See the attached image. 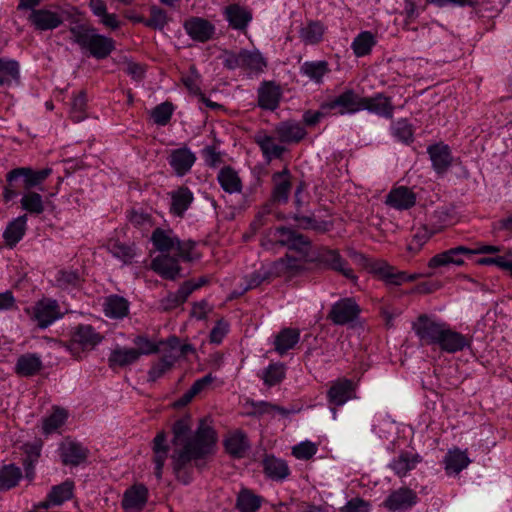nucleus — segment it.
Returning a JSON list of instances; mask_svg holds the SVG:
<instances>
[{
	"mask_svg": "<svg viewBox=\"0 0 512 512\" xmlns=\"http://www.w3.org/2000/svg\"><path fill=\"white\" fill-rule=\"evenodd\" d=\"M28 20L35 29L40 31L56 29L63 22L60 14L47 9H34L30 13Z\"/></svg>",
	"mask_w": 512,
	"mask_h": 512,
	"instance_id": "20",
	"label": "nucleus"
},
{
	"mask_svg": "<svg viewBox=\"0 0 512 512\" xmlns=\"http://www.w3.org/2000/svg\"><path fill=\"white\" fill-rule=\"evenodd\" d=\"M151 268L161 277L168 280H175L181 270L178 259L169 255H159L151 262Z\"/></svg>",
	"mask_w": 512,
	"mask_h": 512,
	"instance_id": "26",
	"label": "nucleus"
},
{
	"mask_svg": "<svg viewBox=\"0 0 512 512\" xmlns=\"http://www.w3.org/2000/svg\"><path fill=\"white\" fill-rule=\"evenodd\" d=\"M171 196V205L170 212L177 216L183 217L186 210L190 207L193 202V193L186 186H181L178 189L172 191L170 193Z\"/></svg>",
	"mask_w": 512,
	"mask_h": 512,
	"instance_id": "30",
	"label": "nucleus"
},
{
	"mask_svg": "<svg viewBox=\"0 0 512 512\" xmlns=\"http://www.w3.org/2000/svg\"><path fill=\"white\" fill-rule=\"evenodd\" d=\"M466 451L459 448L450 449L445 457L444 464L447 474H458L470 464Z\"/></svg>",
	"mask_w": 512,
	"mask_h": 512,
	"instance_id": "37",
	"label": "nucleus"
},
{
	"mask_svg": "<svg viewBox=\"0 0 512 512\" xmlns=\"http://www.w3.org/2000/svg\"><path fill=\"white\" fill-rule=\"evenodd\" d=\"M74 487V482L71 480H66L59 485L53 486L48 493L50 495V501L53 502L55 506H59L71 500L74 496Z\"/></svg>",
	"mask_w": 512,
	"mask_h": 512,
	"instance_id": "49",
	"label": "nucleus"
},
{
	"mask_svg": "<svg viewBox=\"0 0 512 512\" xmlns=\"http://www.w3.org/2000/svg\"><path fill=\"white\" fill-rule=\"evenodd\" d=\"M262 497L252 490L243 488L239 491L235 507L240 512H257L262 504Z\"/></svg>",
	"mask_w": 512,
	"mask_h": 512,
	"instance_id": "43",
	"label": "nucleus"
},
{
	"mask_svg": "<svg viewBox=\"0 0 512 512\" xmlns=\"http://www.w3.org/2000/svg\"><path fill=\"white\" fill-rule=\"evenodd\" d=\"M51 173V168L34 171L29 167H20L9 171L6 175V181L11 186L14 182H22L23 188L29 190L41 184Z\"/></svg>",
	"mask_w": 512,
	"mask_h": 512,
	"instance_id": "12",
	"label": "nucleus"
},
{
	"mask_svg": "<svg viewBox=\"0 0 512 512\" xmlns=\"http://www.w3.org/2000/svg\"><path fill=\"white\" fill-rule=\"evenodd\" d=\"M136 346L134 348L139 353V358L142 355H151L159 351V345L149 340L146 336L139 335L133 339Z\"/></svg>",
	"mask_w": 512,
	"mask_h": 512,
	"instance_id": "63",
	"label": "nucleus"
},
{
	"mask_svg": "<svg viewBox=\"0 0 512 512\" xmlns=\"http://www.w3.org/2000/svg\"><path fill=\"white\" fill-rule=\"evenodd\" d=\"M272 207V203H264L257 214L255 215L253 221L250 223V233L251 235H255L261 228L267 226L271 222V215L274 212Z\"/></svg>",
	"mask_w": 512,
	"mask_h": 512,
	"instance_id": "54",
	"label": "nucleus"
},
{
	"mask_svg": "<svg viewBox=\"0 0 512 512\" xmlns=\"http://www.w3.org/2000/svg\"><path fill=\"white\" fill-rule=\"evenodd\" d=\"M262 464L264 473L273 480H283L290 473L286 461L276 458L273 455H267L263 459Z\"/></svg>",
	"mask_w": 512,
	"mask_h": 512,
	"instance_id": "40",
	"label": "nucleus"
},
{
	"mask_svg": "<svg viewBox=\"0 0 512 512\" xmlns=\"http://www.w3.org/2000/svg\"><path fill=\"white\" fill-rule=\"evenodd\" d=\"M317 446L309 441L302 442L292 448V454L301 460L312 458L317 452Z\"/></svg>",
	"mask_w": 512,
	"mask_h": 512,
	"instance_id": "64",
	"label": "nucleus"
},
{
	"mask_svg": "<svg viewBox=\"0 0 512 512\" xmlns=\"http://www.w3.org/2000/svg\"><path fill=\"white\" fill-rule=\"evenodd\" d=\"M169 450L166 433L164 431L158 432L152 441L154 474L158 480L162 479L163 467L168 458Z\"/></svg>",
	"mask_w": 512,
	"mask_h": 512,
	"instance_id": "21",
	"label": "nucleus"
},
{
	"mask_svg": "<svg viewBox=\"0 0 512 512\" xmlns=\"http://www.w3.org/2000/svg\"><path fill=\"white\" fill-rule=\"evenodd\" d=\"M149 491L144 484H134L128 488L122 498V508L125 511H142L148 501Z\"/></svg>",
	"mask_w": 512,
	"mask_h": 512,
	"instance_id": "16",
	"label": "nucleus"
},
{
	"mask_svg": "<svg viewBox=\"0 0 512 512\" xmlns=\"http://www.w3.org/2000/svg\"><path fill=\"white\" fill-rule=\"evenodd\" d=\"M433 232L428 230L426 226H421L414 232L407 249L412 253H417L422 246L431 238Z\"/></svg>",
	"mask_w": 512,
	"mask_h": 512,
	"instance_id": "60",
	"label": "nucleus"
},
{
	"mask_svg": "<svg viewBox=\"0 0 512 512\" xmlns=\"http://www.w3.org/2000/svg\"><path fill=\"white\" fill-rule=\"evenodd\" d=\"M500 251V247L494 245H481L475 249L457 246L433 256L428 262V267L439 268L451 264L461 266L464 264L463 256L469 257L474 254H494Z\"/></svg>",
	"mask_w": 512,
	"mask_h": 512,
	"instance_id": "6",
	"label": "nucleus"
},
{
	"mask_svg": "<svg viewBox=\"0 0 512 512\" xmlns=\"http://www.w3.org/2000/svg\"><path fill=\"white\" fill-rule=\"evenodd\" d=\"M305 259L306 258H302L301 255L299 257H293L286 254L272 264V273L276 276H295L304 270Z\"/></svg>",
	"mask_w": 512,
	"mask_h": 512,
	"instance_id": "23",
	"label": "nucleus"
},
{
	"mask_svg": "<svg viewBox=\"0 0 512 512\" xmlns=\"http://www.w3.org/2000/svg\"><path fill=\"white\" fill-rule=\"evenodd\" d=\"M71 40L91 57L102 60L107 58L115 49V41L88 24H77L69 29Z\"/></svg>",
	"mask_w": 512,
	"mask_h": 512,
	"instance_id": "4",
	"label": "nucleus"
},
{
	"mask_svg": "<svg viewBox=\"0 0 512 512\" xmlns=\"http://www.w3.org/2000/svg\"><path fill=\"white\" fill-rule=\"evenodd\" d=\"M102 340L103 336L94 327L88 324H80L74 329L68 348L76 358H80V353L77 351L79 348L82 351L92 350Z\"/></svg>",
	"mask_w": 512,
	"mask_h": 512,
	"instance_id": "8",
	"label": "nucleus"
},
{
	"mask_svg": "<svg viewBox=\"0 0 512 512\" xmlns=\"http://www.w3.org/2000/svg\"><path fill=\"white\" fill-rule=\"evenodd\" d=\"M43 368V363L36 354H23L16 362L15 372L22 377H31L38 374Z\"/></svg>",
	"mask_w": 512,
	"mask_h": 512,
	"instance_id": "36",
	"label": "nucleus"
},
{
	"mask_svg": "<svg viewBox=\"0 0 512 512\" xmlns=\"http://www.w3.org/2000/svg\"><path fill=\"white\" fill-rule=\"evenodd\" d=\"M224 66L230 70L243 69L251 72H262L267 63L258 50L241 49L238 52H225Z\"/></svg>",
	"mask_w": 512,
	"mask_h": 512,
	"instance_id": "7",
	"label": "nucleus"
},
{
	"mask_svg": "<svg viewBox=\"0 0 512 512\" xmlns=\"http://www.w3.org/2000/svg\"><path fill=\"white\" fill-rule=\"evenodd\" d=\"M127 220L134 227L139 229H148L153 226L152 216L143 210L131 209L127 211Z\"/></svg>",
	"mask_w": 512,
	"mask_h": 512,
	"instance_id": "59",
	"label": "nucleus"
},
{
	"mask_svg": "<svg viewBox=\"0 0 512 512\" xmlns=\"http://www.w3.org/2000/svg\"><path fill=\"white\" fill-rule=\"evenodd\" d=\"M294 221L298 223V226L302 229H312L317 232H327L330 227L331 223L327 221H318L314 215L304 216L301 215L300 212H296L291 217Z\"/></svg>",
	"mask_w": 512,
	"mask_h": 512,
	"instance_id": "51",
	"label": "nucleus"
},
{
	"mask_svg": "<svg viewBox=\"0 0 512 512\" xmlns=\"http://www.w3.org/2000/svg\"><path fill=\"white\" fill-rule=\"evenodd\" d=\"M355 397V387L352 380L340 378L334 381L327 391V399L329 404L334 406H342L347 401Z\"/></svg>",
	"mask_w": 512,
	"mask_h": 512,
	"instance_id": "17",
	"label": "nucleus"
},
{
	"mask_svg": "<svg viewBox=\"0 0 512 512\" xmlns=\"http://www.w3.org/2000/svg\"><path fill=\"white\" fill-rule=\"evenodd\" d=\"M166 11L156 5L150 7V17L146 19L145 26L154 30H162L168 24Z\"/></svg>",
	"mask_w": 512,
	"mask_h": 512,
	"instance_id": "57",
	"label": "nucleus"
},
{
	"mask_svg": "<svg viewBox=\"0 0 512 512\" xmlns=\"http://www.w3.org/2000/svg\"><path fill=\"white\" fill-rule=\"evenodd\" d=\"M274 188L272 190L271 198L266 203H272L275 208L276 204H285L288 202L291 190L290 172L288 169L276 172L272 176Z\"/></svg>",
	"mask_w": 512,
	"mask_h": 512,
	"instance_id": "18",
	"label": "nucleus"
},
{
	"mask_svg": "<svg viewBox=\"0 0 512 512\" xmlns=\"http://www.w3.org/2000/svg\"><path fill=\"white\" fill-rule=\"evenodd\" d=\"M217 180L221 188L229 194L240 193L242 190V181L231 166L223 167L218 173Z\"/></svg>",
	"mask_w": 512,
	"mask_h": 512,
	"instance_id": "41",
	"label": "nucleus"
},
{
	"mask_svg": "<svg viewBox=\"0 0 512 512\" xmlns=\"http://www.w3.org/2000/svg\"><path fill=\"white\" fill-rule=\"evenodd\" d=\"M254 142L260 147L262 154L267 161L281 158L286 151L285 147L276 144L274 138L263 131L254 135Z\"/></svg>",
	"mask_w": 512,
	"mask_h": 512,
	"instance_id": "31",
	"label": "nucleus"
},
{
	"mask_svg": "<svg viewBox=\"0 0 512 512\" xmlns=\"http://www.w3.org/2000/svg\"><path fill=\"white\" fill-rule=\"evenodd\" d=\"M275 134L281 143L296 144L307 136L305 127L297 121H282L275 126Z\"/></svg>",
	"mask_w": 512,
	"mask_h": 512,
	"instance_id": "15",
	"label": "nucleus"
},
{
	"mask_svg": "<svg viewBox=\"0 0 512 512\" xmlns=\"http://www.w3.org/2000/svg\"><path fill=\"white\" fill-rule=\"evenodd\" d=\"M67 412L63 408H55L53 412L43 420V432L51 434L61 427L67 419Z\"/></svg>",
	"mask_w": 512,
	"mask_h": 512,
	"instance_id": "55",
	"label": "nucleus"
},
{
	"mask_svg": "<svg viewBox=\"0 0 512 512\" xmlns=\"http://www.w3.org/2000/svg\"><path fill=\"white\" fill-rule=\"evenodd\" d=\"M26 312L41 329L47 328L62 316L57 301L51 299L38 301L33 307L26 309Z\"/></svg>",
	"mask_w": 512,
	"mask_h": 512,
	"instance_id": "10",
	"label": "nucleus"
},
{
	"mask_svg": "<svg viewBox=\"0 0 512 512\" xmlns=\"http://www.w3.org/2000/svg\"><path fill=\"white\" fill-rule=\"evenodd\" d=\"M181 80L190 94L193 96H204L200 90V75L194 67H191L188 73L183 74Z\"/></svg>",
	"mask_w": 512,
	"mask_h": 512,
	"instance_id": "61",
	"label": "nucleus"
},
{
	"mask_svg": "<svg viewBox=\"0 0 512 512\" xmlns=\"http://www.w3.org/2000/svg\"><path fill=\"white\" fill-rule=\"evenodd\" d=\"M389 100L390 98H334L332 101L322 103L316 111H305L302 121L304 125L314 127L327 116L350 114L362 109L392 117L393 107Z\"/></svg>",
	"mask_w": 512,
	"mask_h": 512,
	"instance_id": "2",
	"label": "nucleus"
},
{
	"mask_svg": "<svg viewBox=\"0 0 512 512\" xmlns=\"http://www.w3.org/2000/svg\"><path fill=\"white\" fill-rule=\"evenodd\" d=\"M261 378L264 384L272 387L279 384L285 378V367L283 364H270L263 370Z\"/></svg>",
	"mask_w": 512,
	"mask_h": 512,
	"instance_id": "56",
	"label": "nucleus"
},
{
	"mask_svg": "<svg viewBox=\"0 0 512 512\" xmlns=\"http://www.w3.org/2000/svg\"><path fill=\"white\" fill-rule=\"evenodd\" d=\"M175 106L170 101H165L157 106H155L151 112L150 116L153 122L158 126H166L174 113Z\"/></svg>",
	"mask_w": 512,
	"mask_h": 512,
	"instance_id": "53",
	"label": "nucleus"
},
{
	"mask_svg": "<svg viewBox=\"0 0 512 512\" xmlns=\"http://www.w3.org/2000/svg\"><path fill=\"white\" fill-rule=\"evenodd\" d=\"M20 83L19 63L11 59H0V87L11 88Z\"/></svg>",
	"mask_w": 512,
	"mask_h": 512,
	"instance_id": "33",
	"label": "nucleus"
},
{
	"mask_svg": "<svg viewBox=\"0 0 512 512\" xmlns=\"http://www.w3.org/2000/svg\"><path fill=\"white\" fill-rule=\"evenodd\" d=\"M177 238L178 237L173 235L171 230L165 231L161 228H156L151 235V241L154 247L162 253L169 252L174 249L177 243Z\"/></svg>",
	"mask_w": 512,
	"mask_h": 512,
	"instance_id": "46",
	"label": "nucleus"
},
{
	"mask_svg": "<svg viewBox=\"0 0 512 512\" xmlns=\"http://www.w3.org/2000/svg\"><path fill=\"white\" fill-rule=\"evenodd\" d=\"M419 462H421V457L418 454L403 451L397 458L392 460L389 467L396 475L404 477L409 471L413 470Z\"/></svg>",
	"mask_w": 512,
	"mask_h": 512,
	"instance_id": "39",
	"label": "nucleus"
},
{
	"mask_svg": "<svg viewBox=\"0 0 512 512\" xmlns=\"http://www.w3.org/2000/svg\"><path fill=\"white\" fill-rule=\"evenodd\" d=\"M187 35L196 42L205 43L211 40L215 34V26L209 20L192 16L183 23Z\"/></svg>",
	"mask_w": 512,
	"mask_h": 512,
	"instance_id": "13",
	"label": "nucleus"
},
{
	"mask_svg": "<svg viewBox=\"0 0 512 512\" xmlns=\"http://www.w3.org/2000/svg\"><path fill=\"white\" fill-rule=\"evenodd\" d=\"M326 27L320 21L311 20L299 30V38L305 45H317L323 40Z\"/></svg>",
	"mask_w": 512,
	"mask_h": 512,
	"instance_id": "38",
	"label": "nucleus"
},
{
	"mask_svg": "<svg viewBox=\"0 0 512 512\" xmlns=\"http://www.w3.org/2000/svg\"><path fill=\"white\" fill-rule=\"evenodd\" d=\"M129 302L122 296L113 294L105 298L103 303L104 314L112 319H123L129 313Z\"/></svg>",
	"mask_w": 512,
	"mask_h": 512,
	"instance_id": "32",
	"label": "nucleus"
},
{
	"mask_svg": "<svg viewBox=\"0 0 512 512\" xmlns=\"http://www.w3.org/2000/svg\"><path fill=\"white\" fill-rule=\"evenodd\" d=\"M139 360V353L134 348L117 347L108 357V366L111 369L126 367Z\"/></svg>",
	"mask_w": 512,
	"mask_h": 512,
	"instance_id": "35",
	"label": "nucleus"
},
{
	"mask_svg": "<svg viewBox=\"0 0 512 512\" xmlns=\"http://www.w3.org/2000/svg\"><path fill=\"white\" fill-rule=\"evenodd\" d=\"M300 340V332L297 329L285 328L281 330L274 340L275 350L280 354H285L293 349Z\"/></svg>",
	"mask_w": 512,
	"mask_h": 512,
	"instance_id": "42",
	"label": "nucleus"
},
{
	"mask_svg": "<svg viewBox=\"0 0 512 512\" xmlns=\"http://www.w3.org/2000/svg\"><path fill=\"white\" fill-rule=\"evenodd\" d=\"M176 362V356L165 352L163 356L154 362L148 371V381L155 382L172 369Z\"/></svg>",
	"mask_w": 512,
	"mask_h": 512,
	"instance_id": "47",
	"label": "nucleus"
},
{
	"mask_svg": "<svg viewBox=\"0 0 512 512\" xmlns=\"http://www.w3.org/2000/svg\"><path fill=\"white\" fill-rule=\"evenodd\" d=\"M108 251L115 257L123 261L125 264L132 263L136 255L135 245H129L119 240H110L107 244Z\"/></svg>",
	"mask_w": 512,
	"mask_h": 512,
	"instance_id": "48",
	"label": "nucleus"
},
{
	"mask_svg": "<svg viewBox=\"0 0 512 512\" xmlns=\"http://www.w3.org/2000/svg\"><path fill=\"white\" fill-rule=\"evenodd\" d=\"M25 456L23 458V466L25 469L26 478L32 480L34 478V466L38 462L41 455L40 444H25L24 445Z\"/></svg>",
	"mask_w": 512,
	"mask_h": 512,
	"instance_id": "50",
	"label": "nucleus"
},
{
	"mask_svg": "<svg viewBox=\"0 0 512 512\" xmlns=\"http://www.w3.org/2000/svg\"><path fill=\"white\" fill-rule=\"evenodd\" d=\"M376 44L377 39L372 32L362 31L352 41L351 49L356 57H364L371 53Z\"/></svg>",
	"mask_w": 512,
	"mask_h": 512,
	"instance_id": "44",
	"label": "nucleus"
},
{
	"mask_svg": "<svg viewBox=\"0 0 512 512\" xmlns=\"http://www.w3.org/2000/svg\"><path fill=\"white\" fill-rule=\"evenodd\" d=\"M21 206L31 214H41L44 211L42 197L36 192H29L21 199Z\"/></svg>",
	"mask_w": 512,
	"mask_h": 512,
	"instance_id": "58",
	"label": "nucleus"
},
{
	"mask_svg": "<svg viewBox=\"0 0 512 512\" xmlns=\"http://www.w3.org/2000/svg\"><path fill=\"white\" fill-rule=\"evenodd\" d=\"M418 502L417 493L408 488L400 487L393 490L384 500L382 505L390 512L405 511Z\"/></svg>",
	"mask_w": 512,
	"mask_h": 512,
	"instance_id": "14",
	"label": "nucleus"
},
{
	"mask_svg": "<svg viewBox=\"0 0 512 512\" xmlns=\"http://www.w3.org/2000/svg\"><path fill=\"white\" fill-rule=\"evenodd\" d=\"M62 463L66 466H79L89 455V450L75 441L63 442L59 448Z\"/></svg>",
	"mask_w": 512,
	"mask_h": 512,
	"instance_id": "19",
	"label": "nucleus"
},
{
	"mask_svg": "<svg viewBox=\"0 0 512 512\" xmlns=\"http://www.w3.org/2000/svg\"><path fill=\"white\" fill-rule=\"evenodd\" d=\"M68 105L70 117L74 122H80L86 118V98H70Z\"/></svg>",
	"mask_w": 512,
	"mask_h": 512,
	"instance_id": "62",
	"label": "nucleus"
},
{
	"mask_svg": "<svg viewBox=\"0 0 512 512\" xmlns=\"http://www.w3.org/2000/svg\"><path fill=\"white\" fill-rule=\"evenodd\" d=\"M317 261L325 268L341 274L348 280L356 282L358 279L353 269L349 266L347 260L344 259L336 249L324 248L320 250L317 256Z\"/></svg>",
	"mask_w": 512,
	"mask_h": 512,
	"instance_id": "11",
	"label": "nucleus"
},
{
	"mask_svg": "<svg viewBox=\"0 0 512 512\" xmlns=\"http://www.w3.org/2000/svg\"><path fill=\"white\" fill-rule=\"evenodd\" d=\"M415 203L416 194L406 186L392 189L386 197V204L398 210H407L413 207Z\"/></svg>",
	"mask_w": 512,
	"mask_h": 512,
	"instance_id": "24",
	"label": "nucleus"
},
{
	"mask_svg": "<svg viewBox=\"0 0 512 512\" xmlns=\"http://www.w3.org/2000/svg\"><path fill=\"white\" fill-rule=\"evenodd\" d=\"M375 272L388 285L399 286L404 283V271H398L386 263L377 266Z\"/></svg>",
	"mask_w": 512,
	"mask_h": 512,
	"instance_id": "52",
	"label": "nucleus"
},
{
	"mask_svg": "<svg viewBox=\"0 0 512 512\" xmlns=\"http://www.w3.org/2000/svg\"><path fill=\"white\" fill-rule=\"evenodd\" d=\"M330 71L329 63L325 60L305 61L300 66V74L316 84L322 83Z\"/></svg>",
	"mask_w": 512,
	"mask_h": 512,
	"instance_id": "34",
	"label": "nucleus"
},
{
	"mask_svg": "<svg viewBox=\"0 0 512 512\" xmlns=\"http://www.w3.org/2000/svg\"><path fill=\"white\" fill-rule=\"evenodd\" d=\"M260 244L265 249H270L275 245L287 247L289 250L296 251L302 258H307L311 249V241L307 236L286 226L268 229Z\"/></svg>",
	"mask_w": 512,
	"mask_h": 512,
	"instance_id": "5",
	"label": "nucleus"
},
{
	"mask_svg": "<svg viewBox=\"0 0 512 512\" xmlns=\"http://www.w3.org/2000/svg\"><path fill=\"white\" fill-rule=\"evenodd\" d=\"M361 313V308L354 298L346 297L335 302L327 315V318L335 325H347L356 321Z\"/></svg>",
	"mask_w": 512,
	"mask_h": 512,
	"instance_id": "9",
	"label": "nucleus"
},
{
	"mask_svg": "<svg viewBox=\"0 0 512 512\" xmlns=\"http://www.w3.org/2000/svg\"><path fill=\"white\" fill-rule=\"evenodd\" d=\"M427 152L432 161V166L438 174L445 173L451 166L452 155L448 145L442 143L430 145Z\"/></svg>",
	"mask_w": 512,
	"mask_h": 512,
	"instance_id": "25",
	"label": "nucleus"
},
{
	"mask_svg": "<svg viewBox=\"0 0 512 512\" xmlns=\"http://www.w3.org/2000/svg\"><path fill=\"white\" fill-rule=\"evenodd\" d=\"M192 426V418L188 415L172 425V443L176 447L171 456L172 467L177 479L184 484L191 481L190 463L211 455L218 440L215 429L205 420H200L194 431Z\"/></svg>",
	"mask_w": 512,
	"mask_h": 512,
	"instance_id": "1",
	"label": "nucleus"
},
{
	"mask_svg": "<svg viewBox=\"0 0 512 512\" xmlns=\"http://www.w3.org/2000/svg\"><path fill=\"white\" fill-rule=\"evenodd\" d=\"M224 16L233 29L241 31L245 30L252 20L251 12L238 4L225 7Z\"/></svg>",
	"mask_w": 512,
	"mask_h": 512,
	"instance_id": "28",
	"label": "nucleus"
},
{
	"mask_svg": "<svg viewBox=\"0 0 512 512\" xmlns=\"http://www.w3.org/2000/svg\"><path fill=\"white\" fill-rule=\"evenodd\" d=\"M21 469L15 464H6L0 468V490L7 491L16 487L22 478Z\"/></svg>",
	"mask_w": 512,
	"mask_h": 512,
	"instance_id": "45",
	"label": "nucleus"
},
{
	"mask_svg": "<svg viewBox=\"0 0 512 512\" xmlns=\"http://www.w3.org/2000/svg\"><path fill=\"white\" fill-rule=\"evenodd\" d=\"M225 451L233 458H243L250 448L247 435L241 430L229 432L223 442Z\"/></svg>",
	"mask_w": 512,
	"mask_h": 512,
	"instance_id": "22",
	"label": "nucleus"
},
{
	"mask_svg": "<svg viewBox=\"0 0 512 512\" xmlns=\"http://www.w3.org/2000/svg\"><path fill=\"white\" fill-rule=\"evenodd\" d=\"M195 160V154L186 147L173 150L169 156V164L179 176L189 172Z\"/></svg>",
	"mask_w": 512,
	"mask_h": 512,
	"instance_id": "27",
	"label": "nucleus"
},
{
	"mask_svg": "<svg viewBox=\"0 0 512 512\" xmlns=\"http://www.w3.org/2000/svg\"><path fill=\"white\" fill-rule=\"evenodd\" d=\"M412 329L423 346L435 345L447 353H456L470 346V340L465 335L427 314L419 315Z\"/></svg>",
	"mask_w": 512,
	"mask_h": 512,
	"instance_id": "3",
	"label": "nucleus"
},
{
	"mask_svg": "<svg viewBox=\"0 0 512 512\" xmlns=\"http://www.w3.org/2000/svg\"><path fill=\"white\" fill-rule=\"evenodd\" d=\"M27 230V215H21L10 221L3 232L6 246L13 248L21 241Z\"/></svg>",
	"mask_w": 512,
	"mask_h": 512,
	"instance_id": "29",
	"label": "nucleus"
}]
</instances>
